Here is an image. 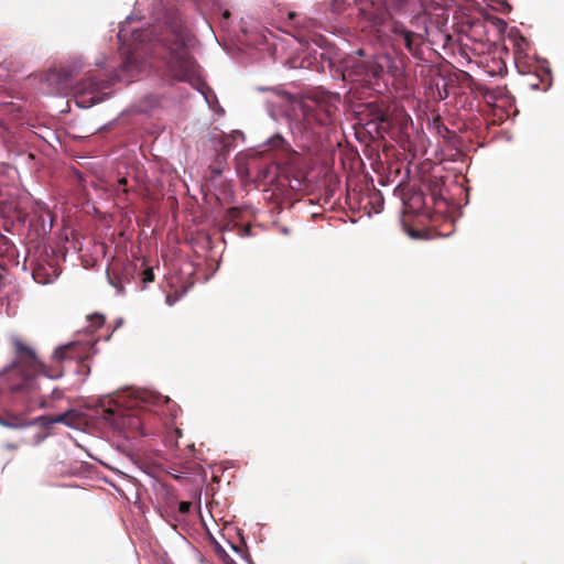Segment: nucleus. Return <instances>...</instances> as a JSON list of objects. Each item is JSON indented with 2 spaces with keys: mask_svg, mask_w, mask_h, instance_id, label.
Wrapping results in <instances>:
<instances>
[{
  "mask_svg": "<svg viewBox=\"0 0 564 564\" xmlns=\"http://www.w3.org/2000/svg\"><path fill=\"white\" fill-rule=\"evenodd\" d=\"M192 503L189 501H181L178 505V512L187 514L191 510Z\"/></svg>",
  "mask_w": 564,
  "mask_h": 564,
  "instance_id": "5701e85b",
  "label": "nucleus"
},
{
  "mask_svg": "<svg viewBox=\"0 0 564 564\" xmlns=\"http://www.w3.org/2000/svg\"><path fill=\"white\" fill-rule=\"evenodd\" d=\"M140 72L138 58L133 53L128 54L121 63V73H127L129 77Z\"/></svg>",
  "mask_w": 564,
  "mask_h": 564,
  "instance_id": "f8f14e48",
  "label": "nucleus"
},
{
  "mask_svg": "<svg viewBox=\"0 0 564 564\" xmlns=\"http://www.w3.org/2000/svg\"><path fill=\"white\" fill-rule=\"evenodd\" d=\"M240 215V210L238 208H230L227 213V223L225 225V229H228V230H231L234 229L235 227L238 228V235L240 237H249L251 236V230H252V227L250 224H247V225H243V226H239L237 223H236V219L239 217Z\"/></svg>",
  "mask_w": 564,
  "mask_h": 564,
  "instance_id": "9d476101",
  "label": "nucleus"
},
{
  "mask_svg": "<svg viewBox=\"0 0 564 564\" xmlns=\"http://www.w3.org/2000/svg\"><path fill=\"white\" fill-rule=\"evenodd\" d=\"M288 149H289L288 142L280 134H275L267 141V150L268 151L280 150V151L284 152V151H288Z\"/></svg>",
  "mask_w": 564,
  "mask_h": 564,
  "instance_id": "2eb2a0df",
  "label": "nucleus"
},
{
  "mask_svg": "<svg viewBox=\"0 0 564 564\" xmlns=\"http://www.w3.org/2000/svg\"><path fill=\"white\" fill-rule=\"evenodd\" d=\"M142 282L143 283H150L154 281V273L152 268H145L142 273Z\"/></svg>",
  "mask_w": 564,
  "mask_h": 564,
  "instance_id": "aec40b11",
  "label": "nucleus"
},
{
  "mask_svg": "<svg viewBox=\"0 0 564 564\" xmlns=\"http://www.w3.org/2000/svg\"><path fill=\"white\" fill-rule=\"evenodd\" d=\"M31 423L26 420L23 415H17V414H6L0 415V425L7 429H24L29 426Z\"/></svg>",
  "mask_w": 564,
  "mask_h": 564,
  "instance_id": "9b49d317",
  "label": "nucleus"
},
{
  "mask_svg": "<svg viewBox=\"0 0 564 564\" xmlns=\"http://www.w3.org/2000/svg\"><path fill=\"white\" fill-rule=\"evenodd\" d=\"M40 405H41V408H44L45 406V402L42 401Z\"/></svg>",
  "mask_w": 564,
  "mask_h": 564,
  "instance_id": "c756f323",
  "label": "nucleus"
},
{
  "mask_svg": "<svg viewBox=\"0 0 564 564\" xmlns=\"http://www.w3.org/2000/svg\"><path fill=\"white\" fill-rule=\"evenodd\" d=\"M78 419L77 413L74 410H68L65 413L58 415H42L36 419V422L44 427H50L53 424L62 423L67 426H75L76 420Z\"/></svg>",
  "mask_w": 564,
  "mask_h": 564,
  "instance_id": "1a4fd4ad",
  "label": "nucleus"
},
{
  "mask_svg": "<svg viewBox=\"0 0 564 564\" xmlns=\"http://www.w3.org/2000/svg\"><path fill=\"white\" fill-rule=\"evenodd\" d=\"M52 79L56 80L61 91L74 90L76 104L79 107L88 108L102 100L101 91L108 88L115 80L120 79L119 75L109 79H99L95 76H89L76 85L73 84V70L62 68L51 75Z\"/></svg>",
  "mask_w": 564,
  "mask_h": 564,
  "instance_id": "20e7f679",
  "label": "nucleus"
},
{
  "mask_svg": "<svg viewBox=\"0 0 564 564\" xmlns=\"http://www.w3.org/2000/svg\"><path fill=\"white\" fill-rule=\"evenodd\" d=\"M369 120L365 126L369 133H375L377 137L383 138L384 134H390L393 129V119L382 108L369 104Z\"/></svg>",
  "mask_w": 564,
  "mask_h": 564,
  "instance_id": "423d86ee",
  "label": "nucleus"
},
{
  "mask_svg": "<svg viewBox=\"0 0 564 564\" xmlns=\"http://www.w3.org/2000/svg\"><path fill=\"white\" fill-rule=\"evenodd\" d=\"M362 54H364V51H362V50H359V51H358V55H360V56H361Z\"/></svg>",
  "mask_w": 564,
  "mask_h": 564,
  "instance_id": "c85d7f7f",
  "label": "nucleus"
},
{
  "mask_svg": "<svg viewBox=\"0 0 564 564\" xmlns=\"http://www.w3.org/2000/svg\"><path fill=\"white\" fill-rule=\"evenodd\" d=\"M229 15H230V13H229L228 11H226V12L224 13V17H225V18H228Z\"/></svg>",
  "mask_w": 564,
  "mask_h": 564,
  "instance_id": "cd10ccee",
  "label": "nucleus"
},
{
  "mask_svg": "<svg viewBox=\"0 0 564 564\" xmlns=\"http://www.w3.org/2000/svg\"><path fill=\"white\" fill-rule=\"evenodd\" d=\"M216 554L225 562V564H235L234 560L228 555L225 549L219 544L215 543Z\"/></svg>",
  "mask_w": 564,
  "mask_h": 564,
  "instance_id": "a211bd4d",
  "label": "nucleus"
},
{
  "mask_svg": "<svg viewBox=\"0 0 564 564\" xmlns=\"http://www.w3.org/2000/svg\"><path fill=\"white\" fill-rule=\"evenodd\" d=\"M393 33L394 41L398 44H403L413 56H419L421 54V45L424 42L421 34L410 31L403 25H395Z\"/></svg>",
  "mask_w": 564,
  "mask_h": 564,
  "instance_id": "0eeeda50",
  "label": "nucleus"
},
{
  "mask_svg": "<svg viewBox=\"0 0 564 564\" xmlns=\"http://www.w3.org/2000/svg\"><path fill=\"white\" fill-rule=\"evenodd\" d=\"M32 274H33V279L37 283L46 284L50 282V280L47 279L46 272H45V268L42 265H37L36 268H34Z\"/></svg>",
  "mask_w": 564,
  "mask_h": 564,
  "instance_id": "f3484780",
  "label": "nucleus"
},
{
  "mask_svg": "<svg viewBox=\"0 0 564 564\" xmlns=\"http://www.w3.org/2000/svg\"><path fill=\"white\" fill-rule=\"evenodd\" d=\"M232 550L240 554L243 558H246L247 561H250V555L249 553L246 551V545L245 543L242 542V545H231Z\"/></svg>",
  "mask_w": 564,
  "mask_h": 564,
  "instance_id": "412c9836",
  "label": "nucleus"
},
{
  "mask_svg": "<svg viewBox=\"0 0 564 564\" xmlns=\"http://www.w3.org/2000/svg\"><path fill=\"white\" fill-rule=\"evenodd\" d=\"M413 200H414L415 203H420V204H422V205H424V204H425V203L423 202V198H422V196H421V195H415V196L413 197Z\"/></svg>",
  "mask_w": 564,
  "mask_h": 564,
  "instance_id": "393cba45",
  "label": "nucleus"
},
{
  "mask_svg": "<svg viewBox=\"0 0 564 564\" xmlns=\"http://www.w3.org/2000/svg\"><path fill=\"white\" fill-rule=\"evenodd\" d=\"M160 47V58L167 74L180 82L193 83L198 78V64L189 52L193 34L186 28L178 11L165 14L164 25L160 32L152 31Z\"/></svg>",
  "mask_w": 564,
  "mask_h": 564,
  "instance_id": "f257e3e1",
  "label": "nucleus"
},
{
  "mask_svg": "<svg viewBox=\"0 0 564 564\" xmlns=\"http://www.w3.org/2000/svg\"><path fill=\"white\" fill-rule=\"evenodd\" d=\"M13 346L17 354L13 366L24 372L25 388L32 386V377L36 375H43L51 379L61 378L63 376L62 362L65 360L83 358L87 350V347L80 341H72L59 346L55 349L52 356L54 365L48 367L37 358L32 348L28 347L21 340L14 339Z\"/></svg>",
  "mask_w": 564,
  "mask_h": 564,
  "instance_id": "f03ea898",
  "label": "nucleus"
},
{
  "mask_svg": "<svg viewBox=\"0 0 564 564\" xmlns=\"http://www.w3.org/2000/svg\"><path fill=\"white\" fill-rule=\"evenodd\" d=\"M419 1H420V3H422V0H419Z\"/></svg>",
  "mask_w": 564,
  "mask_h": 564,
  "instance_id": "7c9ffc66",
  "label": "nucleus"
},
{
  "mask_svg": "<svg viewBox=\"0 0 564 564\" xmlns=\"http://www.w3.org/2000/svg\"><path fill=\"white\" fill-rule=\"evenodd\" d=\"M387 2L398 11H408L420 4L419 0H387Z\"/></svg>",
  "mask_w": 564,
  "mask_h": 564,
  "instance_id": "dca6fc26",
  "label": "nucleus"
},
{
  "mask_svg": "<svg viewBox=\"0 0 564 564\" xmlns=\"http://www.w3.org/2000/svg\"><path fill=\"white\" fill-rule=\"evenodd\" d=\"M237 138H243L242 132L240 131H232L230 134H221L220 137V144L221 149L220 151L223 153H228L230 149L234 147L235 141Z\"/></svg>",
  "mask_w": 564,
  "mask_h": 564,
  "instance_id": "4468645a",
  "label": "nucleus"
},
{
  "mask_svg": "<svg viewBox=\"0 0 564 564\" xmlns=\"http://www.w3.org/2000/svg\"><path fill=\"white\" fill-rule=\"evenodd\" d=\"M106 413L108 414V416H107V419H108V420H111V419H112V416H115V412H113L112 410H110V409H108V410L106 411Z\"/></svg>",
  "mask_w": 564,
  "mask_h": 564,
  "instance_id": "a878e982",
  "label": "nucleus"
},
{
  "mask_svg": "<svg viewBox=\"0 0 564 564\" xmlns=\"http://www.w3.org/2000/svg\"><path fill=\"white\" fill-rule=\"evenodd\" d=\"M398 66L389 54H378L370 59L348 56L343 63V79L350 83L372 84L384 73L394 74Z\"/></svg>",
  "mask_w": 564,
  "mask_h": 564,
  "instance_id": "7ed1b4c3",
  "label": "nucleus"
},
{
  "mask_svg": "<svg viewBox=\"0 0 564 564\" xmlns=\"http://www.w3.org/2000/svg\"><path fill=\"white\" fill-rule=\"evenodd\" d=\"M113 422L118 426L128 427L131 432H135L142 436L154 433V431L147 425V415L139 417L138 415L129 414L119 419L113 417Z\"/></svg>",
  "mask_w": 564,
  "mask_h": 564,
  "instance_id": "6e6552de",
  "label": "nucleus"
},
{
  "mask_svg": "<svg viewBox=\"0 0 564 564\" xmlns=\"http://www.w3.org/2000/svg\"><path fill=\"white\" fill-rule=\"evenodd\" d=\"M295 15H296V13H295V12H290L289 18H290V19H294V18H295Z\"/></svg>",
  "mask_w": 564,
  "mask_h": 564,
  "instance_id": "bb28decb",
  "label": "nucleus"
},
{
  "mask_svg": "<svg viewBox=\"0 0 564 564\" xmlns=\"http://www.w3.org/2000/svg\"><path fill=\"white\" fill-rule=\"evenodd\" d=\"M276 187L281 191L286 187L292 191H300L302 188V181L296 177L291 180L286 174H279L276 177Z\"/></svg>",
  "mask_w": 564,
  "mask_h": 564,
  "instance_id": "ddd939ff",
  "label": "nucleus"
},
{
  "mask_svg": "<svg viewBox=\"0 0 564 564\" xmlns=\"http://www.w3.org/2000/svg\"><path fill=\"white\" fill-rule=\"evenodd\" d=\"M123 270H124L126 272L134 271V270H135V264L128 262V263L124 265Z\"/></svg>",
  "mask_w": 564,
  "mask_h": 564,
  "instance_id": "b1692460",
  "label": "nucleus"
},
{
  "mask_svg": "<svg viewBox=\"0 0 564 564\" xmlns=\"http://www.w3.org/2000/svg\"><path fill=\"white\" fill-rule=\"evenodd\" d=\"M128 180L126 177H121L118 180V195H120V191L123 195L128 194V189L126 188Z\"/></svg>",
  "mask_w": 564,
  "mask_h": 564,
  "instance_id": "4be33fe9",
  "label": "nucleus"
},
{
  "mask_svg": "<svg viewBox=\"0 0 564 564\" xmlns=\"http://www.w3.org/2000/svg\"><path fill=\"white\" fill-rule=\"evenodd\" d=\"M337 97L327 94L307 96L300 104L303 128L313 130L314 126H328L333 122L337 107Z\"/></svg>",
  "mask_w": 564,
  "mask_h": 564,
  "instance_id": "39448f33",
  "label": "nucleus"
},
{
  "mask_svg": "<svg viewBox=\"0 0 564 564\" xmlns=\"http://www.w3.org/2000/svg\"><path fill=\"white\" fill-rule=\"evenodd\" d=\"M94 328H99L105 323V317L100 314H93L88 317Z\"/></svg>",
  "mask_w": 564,
  "mask_h": 564,
  "instance_id": "6ab92c4d",
  "label": "nucleus"
}]
</instances>
